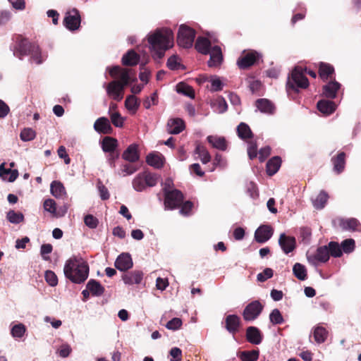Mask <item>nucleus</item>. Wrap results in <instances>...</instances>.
I'll use <instances>...</instances> for the list:
<instances>
[{"label":"nucleus","mask_w":361,"mask_h":361,"mask_svg":"<svg viewBox=\"0 0 361 361\" xmlns=\"http://www.w3.org/2000/svg\"><path fill=\"white\" fill-rule=\"evenodd\" d=\"M255 106L263 114H273L275 110L274 105L267 99H258Z\"/></svg>","instance_id":"nucleus-25"},{"label":"nucleus","mask_w":361,"mask_h":361,"mask_svg":"<svg viewBox=\"0 0 361 361\" xmlns=\"http://www.w3.org/2000/svg\"><path fill=\"white\" fill-rule=\"evenodd\" d=\"M36 137V133L30 128H24L20 134V137L23 142L31 141Z\"/></svg>","instance_id":"nucleus-52"},{"label":"nucleus","mask_w":361,"mask_h":361,"mask_svg":"<svg viewBox=\"0 0 361 361\" xmlns=\"http://www.w3.org/2000/svg\"><path fill=\"white\" fill-rule=\"evenodd\" d=\"M207 140L214 148L221 151H225L227 148V142L224 137L217 135H209L207 137Z\"/></svg>","instance_id":"nucleus-28"},{"label":"nucleus","mask_w":361,"mask_h":361,"mask_svg":"<svg viewBox=\"0 0 361 361\" xmlns=\"http://www.w3.org/2000/svg\"><path fill=\"white\" fill-rule=\"evenodd\" d=\"M326 246L329 252V255H331L334 257H340L343 255L341 245L337 242L331 241Z\"/></svg>","instance_id":"nucleus-47"},{"label":"nucleus","mask_w":361,"mask_h":361,"mask_svg":"<svg viewBox=\"0 0 361 361\" xmlns=\"http://www.w3.org/2000/svg\"><path fill=\"white\" fill-rule=\"evenodd\" d=\"M147 38L154 59L160 60L164 57L166 51L173 46V33L169 28H157L149 32Z\"/></svg>","instance_id":"nucleus-1"},{"label":"nucleus","mask_w":361,"mask_h":361,"mask_svg":"<svg viewBox=\"0 0 361 361\" xmlns=\"http://www.w3.org/2000/svg\"><path fill=\"white\" fill-rule=\"evenodd\" d=\"M295 238L281 233L279 239V244L286 254L291 252L295 247Z\"/></svg>","instance_id":"nucleus-15"},{"label":"nucleus","mask_w":361,"mask_h":361,"mask_svg":"<svg viewBox=\"0 0 361 361\" xmlns=\"http://www.w3.org/2000/svg\"><path fill=\"white\" fill-rule=\"evenodd\" d=\"M133 265L131 256L128 253L121 254L115 261V267L121 271H126Z\"/></svg>","instance_id":"nucleus-14"},{"label":"nucleus","mask_w":361,"mask_h":361,"mask_svg":"<svg viewBox=\"0 0 361 361\" xmlns=\"http://www.w3.org/2000/svg\"><path fill=\"white\" fill-rule=\"evenodd\" d=\"M85 224L90 228H96L99 224L98 219L92 214H87L84 217Z\"/></svg>","instance_id":"nucleus-59"},{"label":"nucleus","mask_w":361,"mask_h":361,"mask_svg":"<svg viewBox=\"0 0 361 361\" xmlns=\"http://www.w3.org/2000/svg\"><path fill=\"white\" fill-rule=\"evenodd\" d=\"M334 71L333 66L328 63H321L319 66V75L323 80H326Z\"/></svg>","instance_id":"nucleus-49"},{"label":"nucleus","mask_w":361,"mask_h":361,"mask_svg":"<svg viewBox=\"0 0 361 361\" xmlns=\"http://www.w3.org/2000/svg\"><path fill=\"white\" fill-rule=\"evenodd\" d=\"M44 209L53 214L55 216H59V214H56V202L52 199H47L44 202ZM67 212V208H64L62 211V214L60 216H63Z\"/></svg>","instance_id":"nucleus-39"},{"label":"nucleus","mask_w":361,"mask_h":361,"mask_svg":"<svg viewBox=\"0 0 361 361\" xmlns=\"http://www.w3.org/2000/svg\"><path fill=\"white\" fill-rule=\"evenodd\" d=\"M117 147V140L111 137H106L102 142V148L105 152H114Z\"/></svg>","instance_id":"nucleus-37"},{"label":"nucleus","mask_w":361,"mask_h":361,"mask_svg":"<svg viewBox=\"0 0 361 361\" xmlns=\"http://www.w3.org/2000/svg\"><path fill=\"white\" fill-rule=\"evenodd\" d=\"M194 153L198 156L197 159H199L203 164H206L211 161V156L208 150L200 144L196 145Z\"/></svg>","instance_id":"nucleus-31"},{"label":"nucleus","mask_w":361,"mask_h":361,"mask_svg":"<svg viewBox=\"0 0 361 361\" xmlns=\"http://www.w3.org/2000/svg\"><path fill=\"white\" fill-rule=\"evenodd\" d=\"M143 278V273L139 270H135L125 274L122 279L126 285L140 284Z\"/></svg>","instance_id":"nucleus-18"},{"label":"nucleus","mask_w":361,"mask_h":361,"mask_svg":"<svg viewBox=\"0 0 361 361\" xmlns=\"http://www.w3.org/2000/svg\"><path fill=\"white\" fill-rule=\"evenodd\" d=\"M273 235V229L269 225H262L255 232V239L257 243H264Z\"/></svg>","instance_id":"nucleus-13"},{"label":"nucleus","mask_w":361,"mask_h":361,"mask_svg":"<svg viewBox=\"0 0 361 361\" xmlns=\"http://www.w3.org/2000/svg\"><path fill=\"white\" fill-rule=\"evenodd\" d=\"M146 162L148 165L156 169H160L164 165L163 157L161 154L150 153L146 157Z\"/></svg>","instance_id":"nucleus-36"},{"label":"nucleus","mask_w":361,"mask_h":361,"mask_svg":"<svg viewBox=\"0 0 361 361\" xmlns=\"http://www.w3.org/2000/svg\"><path fill=\"white\" fill-rule=\"evenodd\" d=\"M126 108L133 114H135L140 106V102L134 95H129L125 101Z\"/></svg>","instance_id":"nucleus-38"},{"label":"nucleus","mask_w":361,"mask_h":361,"mask_svg":"<svg viewBox=\"0 0 361 361\" xmlns=\"http://www.w3.org/2000/svg\"><path fill=\"white\" fill-rule=\"evenodd\" d=\"M94 129L99 133L108 134L111 130V126L107 118L100 117L94 122Z\"/></svg>","instance_id":"nucleus-24"},{"label":"nucleus","mask_w":361,"mask_h":361,"mask_svg":"<svg viewBox=\"0 0 361 361\" xmlns=\"http://www.w3.org/2000/svg\"><path fill=\"white\" fill-rule=\"evenodd\" d=\"M259 57L260 54L258 52L250 51L238 59L237 64L240 68L245 69L252 66Z\"/></svg>","instance_id":"nucleus-12"},{"label":"nucleus","mask_w":361,"mask_h":361,"mask_svg":"<svg viewBox=\"0 0 361 361\" xmlns=\"http://www.w3.org/2000/svg\"><path fill=\"white\" fill-rule=\"evenodd\" d=\"M341 85L336 81L332 80L323 86V95L329 99H334L336 97L337 92L340 90Z\"/></svg>","instance_id":"nucleus-17"},{"label":"nucleus","mask_w":361,"mask_h":361,"mask_svg":"<svg viewBox=\"0 0 361 361\" xmlns=\"http://www.w3.org/2000/svg\"><path fill=\"white\" fill-rule=\"evenodd\" d=\"M86 287L93 296H101L104 292V288L99 281L94 279H90L87 282Z\"/></svg>","instance_id":"nucleus-30"},{"label":"nucleus","mask_w":361,"mask_h":361,"mask_svg":"<svg viewBox=\"0 0 361 361\" xmlns=\"http://www.w3.org/2000/svg\"><path fill=\"white\" fill-rule=\"evenodd\" d=\"M209 54L210 55L209 60L208 61V66L209 67H217L222 63L223 54L219 46L215 45L212 47Z\"/></svg>","instance_id":"nucleus-16"},{"label":"nucleus","mask_w":361,"mask_h":361,"mask_svg":"<svg viewBox=\"0 0 361 361\" xmlns=\"http://www.w3.org/2000/svg\"><path fill=\"white\" fill-rule=\"evenodd\" d=\"M97 188L99 192L100 198L102 200H106L109 198L110 195L107 188L103 185L101 180H98L97 183Z\"/></svg>","instance_id":"nucleus-57"},{"label":"nucleus","mask_w":361,"mask_h":361,"mask_svg":"<svg viewBox=\"0 0 361 361\" xmlns=\"http://www.w3.org/2000/svg\"><path fill=\"white\" fill-rule=\"evenodd\" d=\"M308 262L317 266L319 262H326L329 259V252L326 245L319 247L314 253H307Z\"/></svg>","instance_id":"nucleus-10"},{"label":"nucleus","mask_w":361,"mask_h":361,"mask_svg":"<svg viewBox=\"0 0 361 361\" xmlns=\"http://www.w3.org/2000/svg\"><path fill=\"white\" fill-rule=\"evenodd\" d=\"M183 193L177 190H165L164 194V209L165 210H173L178 208L183 201Z\"/></svg>","instance_id":"nucleus-6"},{"label":"nucleus","mask_w":361,"mask_h":361,"mask_svg":"<svg viewBox=\"0 0 361 361\" xmlns=\"http://www.w3.org/2000/svg\"><path fill=\"white\" fill-rule=\"evenodd\" d=\"M215 111L219 114H223L226 111L228 105L226 100L223 97H219L214 104Z\"/></svg>","instance_id":"nucleus-53"},{"label":"nucleus","mask_w":361,"mask_h":361,"mask_svg":"<svg viewBox=\"0 0 361 361\" xmlns=\"http://www.w3.org/2000/svg\"><path fill=\"white\" fill-rule=\"evenodd\" d=\"M158 183V176L148 171L138 173L133 180L132 185L135 190L142 192L147 187L155 186Z\"/></svg>","instance_id":"nucleus-4"},{"label":"nucleus","mask_w":361,"mask_h":361,"mask_svg":"<svg viewBox=\"0 0 361 361\" xmlns=\"http://www.w3.org/2000/svg\"><path fill=\"white\" fill-rule=\"evenodd\" d=\"M237 133H238V137L243 140L250 138L252 135V133L249 126L245 123H240L238 126Z\"/></svg>","instance_id":"nucleus-42"},{"label":"nucleus","mask_w":361,"mask_h":361,"mask_svg":"<svg viewBox=\"0 0 361 361\" xmlns=\"http://www.w3.org/2000/svg\"><path fill=\"white\" fill-rule=\"evenodd\" d=\"M246 338L250 343L258 345L262 341V335L258 328L249 326L246 330Z\"/></svg>","instance_id":"nucleus-20"},{"label":"nucleus","mask_w":361,"mask_h":361,"mask_svg":"<svg viewBox=\"0 0 361 361\" xmlns=\"http://www.w3.org/2000/svg\"><path fill=\"white\" fill-rule=\"evenodd\" d=\"M312 334L315 342H317L318 344H320L324 343L326 340L328 336V331L324 327L322 326H317L314 329Z\"/></svg>","instance_id":"nucleus-35"},{"label":"nucleus","mask_w":361,"mask_h":361,"mask_svg":"<svg viewBox=\"0 0 361 361\" xmlns=\"http://www.w3.org/2000/svg\"><path fill=\"white\" fill-rule=\"evenodd\" d=\"M182 325V320L180 318L175 317L171 319L166 324V327L169 330H178Z\"/></svg>","instance_id":"nucleus-64"},{"label":"nucleus","mask_w":361,"mask_h":361,"mask_svg":"<svg viewBox=\"0 0 361 361\" xmlns=\"http://www.w3.org/2000/svg\"><path fill=\"white\" fill-rule=\"evenodd\" d=\"M328 197L329 196L326 192L321 191L317 197L312 201L314 207L317 209L324 208Z\"/></svg>","instance_id":"nucleus-44"},{"label":"nucleus","mask_w":361,"mask_h":361,"mask_svg":"<svg viewBox=\"0 0 361 361\" xmlns=\"http://www.w3.org/2000/svg\"><path fill=\"white\" fill-rule=\"evenodd\" d=\"M259 357L258 350L243 351L239 355L242 361H257Z\"/></svg>","instance_id":"nucleus-48"},{"label":"nucleus","mask_w":361,"mask_h":361,"mask_svg":"<svg viewBox=\"0 0 361 361\" xmlns=\"http://www.w3.org/2000/svg\"><path fill=\"white\" fill-rule=\"evenodd\" d=\"M26 332V327L22 323L14 324L11 329V334L16 339L23 338Z\"/></svg>","instance_id":"nucleus-41"},{"label":"nucleus","mask_w":361,"mask_h":361,"mask_svg":"<svg viewBox=\"0 0 361 361\" xmlns=\"http://www.w3.org/2000/svg\"><path fill=\"white\" fill-rule=\"evenodd\" d=\"M44 277L46 281L49 286L54 287L58 284V278L54 271L50 270L46 271Z\"/></svg>","instance_id":"nucleus-58"},{"label":"nucleus","mask_w":361,"mask_h":361,"mask_svg":"<svg viewBox=\"0 0 361 361\" xmlns=\"http://www.w3.org/2000/svg\"><path fill=\"white\" fill-rule=\"evenodd\" d=\"M104 86L106 87V91L108 96L111 99L117 102H120L123 99L126 87L119 81L114 80L107 85L104 84Z\"/></svg>","instance_id":"nucleus-8"},{"label":"nucleus","mask_w":361,"mask_h":361,"mask_svg":"<svg viewBox=\"0 0 361 361\" xmlns=\"http://www.w3.org/2000/svg\"><path fill=\"white\" fill-rule=\"evenodd\" d=\"M345 154L344 152H340L336 157L331 159L334 165V171L337 173H341L345 168Z\"/></svg>","instance_id":"nucleus-32"},{"label":"nucleus","mask_w":361,"mask_h":361,"mask_svg":"<svg viewBox=\"0 0 361 361\" xmlns=\"http://www.w3.org/2000/svg\"><path fill=\"white\" fill-rule=\"evenodd\" d=\"M87 262L79 256H73L65 263L63 272L66 278L72 283L80 284L86 281L89 276Z\"/></svg>","instance_id":"nucleus-2"},{"label":"nucleus","mask_w":361,"mask_h":361,"mask_svg":"<svg viewBox=\"0 0 361 361\" xmlns=\"http://www.w3.org/2000/svg\"><path fill=\"white\" fill-rule=\"evenodd\" d=\"M30 56V60L32 62L39 65L43 62V58L41 54V51L38 45L35 44L30 49L29 54Z\"/></svg>","instance_id":"nucleus-43"},{"label":"nucleus","mask_w":361,"mask_h":361,"mask_svg":"<svg viewBox=\"0 0 361 361\" xmlns=\"http://www.w3.org/2000/svg\"><path fill=\"white\" fill-rule=\"evenodd\" d=\"M118 80L123 86L126 87L130 85V82L136 80V78H132L130 76V71L127 68H123L121 71Z\"/></svg>","instance_id":"nucleus-45"},{"label":"nucleus","mask_w":361,"mask_h":361,"mask_svg":"<svg viewBox=\"0 0 361 361\" xmlns=\"http://www.w3.org/2000/svg\"><path fill=\"white\" fill-rule=\"evenodd\" d=\"M167 67L171 70H178L180 66L179 59L176 55L170 56L167 60Z\"/></svg>","instance_id":"nucleus-62"},{"label":"nucleus","mask_w":361,"mask_h":361,"mask_svg":"<svg viewBox=\"0 0 361 361\" xmlns=\"http://www.w3.org/2000/svg\"><path fill=\"white\" fill-rule=\"evenodd\" d=\"M212 48L211 42L208 39L203 37H199L197 39L195 49L198 52L207 55L209 54V50Z\"/></svg>","instance_id":"nucleus-29"},{"label":"nucleus","mask_w":361,"mask_h":361,"mask_svg":"<svg viewBox=\"0 0 361 361\" xmlns=\"http://www.w3.org/2000/svg\"><path fill=\"white\" fill-rule=\"evenodd\" d=\"M168 131L170 134H178L185 128V123L181 118H171L167 123Z\"/></svg>","instance_id":"nucleus-23"},{"label":"nucleus","mask_w":361,"mask_h":361,"mask_svg":"<svg viewBox=\"0 0 361 361\" xmlns=\"http://www.w3.org/2000/svg\"><path fill=\"white\" fill-rule=\"evenodd\" d=\"M158 104V95L157 92H153L149 97H147L143 105L145 109H149L152 105H157Z\"/></svg>","instance_id":"nucleus-61"},{"label":"nucleus","mask_w":361,"mask_h":361,"mask_svg":"<svg viewBox=\"0 0 361 361\" xmlns=\"http://www.w3.org/2000/svg\"><path fill=\"white\" fill-rule=\"evenodd\" d=\"M264 309V305L259 300H254L246 305L243 317L245 321L251 322L256 319Z\"/></svg>","instance_id":"nucleus-7"},{"label":"nucleus","mask_w":361,"mask_h":361,"mask_svg":"<svg viewBox=\"0 0 361 361\" xmlns=\"http://www.w3.org/2000/svg\"><path fill=\"white\" fill-rule=\"evenodd\" d=\"M138 146L136 144L130 145L123 152L122 158L129 162L134 163L139 160Z\"/></svg>","instance_id":"nucleus-19"},{"label":"nucleus","mask_w":361,"mask_h":361,"mask_svg":"<svg viewBox=\"0 0 361 361\" xmlns=\"http://www.w3.org/2000/svg\"><path fill=\"white\" fill-rule=\"evenodd\" d=\"M195 38V31L186 25H180L178 32L177 42L183 48H190Z\"/></svg>","instance_id":"nucleus-5"},{"label":"nucleus","mask_w":361,"mask_h":361,"mask_svg":"<svg viewBox=\"0 0 361 361\" xmlns=\"http://www.w3.org/2000/svg\"><path fill=\"white\" fill-rule=\"evenodd\" d=\"M176 90L178 93L183 94L190 98L195 97V92L193 89L184 83H179L176 87Z\"/></svg>","instance_id":"nucleus-50"},{"label":"nucleus","mask_w":361,"mask_h":361,"mask_svg":"<svg viewBox=\"0 0 361 361\" xmlns=\"http://www.w3.org/2000/svg\"><path fill=\"white\" fill-rule=\"evenodd\" d=\"M226 329L231 334H235L238 331L240 319L236 314H229L226 317L225 320Z\"/></svg>","instance_id":"nucleus-22"},{"label":"nucleus","mask_w":361,"mask_h":361,"mask_svg":"<svg viewBox=\"0 0 361 361\" xmlns=\"http://www.w3.org/2000/svg\"><path fill=\"white\" fill-rule=\"evenodd\" d=\"M309 86L308 79L304 75L301 67H295L288 78L286 88L298 92L299 88L305 89Z\"/></svg>","instance_id":"nucleus-3"},{"label":"nucleus","mask_w":361,"mask_h":361,"mask_svg":"<svg viewBox=\"0 0 361 361\" xmlns=\"http://www.w3.org/2000/svg\"><path fill=\"white\" fill-rule=\"evenodd\" d=\"M35 44L30 43L26 39H20L18 40L13 47V54L16 57L22 59L23 56H28L30 49Z\"/></svg>","instance_id":"nucleus-11"},{"label":"nucleus","mask_w":361,"mask_h":361,"mask_svg":"<svg viewBox=\"0 0 361 361\" xmlns=\"http://www.w3.org/2000/svg\"><path fill=\"white\" fill-rule=\"evenodd\" d=\"M293 272L294 276L300 281H305L307 279V269L300 263H295L293 265Z\"/></svg>","instance_id":"nucleus-40"},{"label":"nucleus","mask_w":361,"mask_h":361,"mask_svg":"<svg viewBox=\"0 0 361 361\" xmlns=\"http://www.w3.org/2000/svg\"><path fill=\"white\" fill-rule=\"evenodd\" d=\"M246 192L250 196V197L253 199L258 196L257 185L252 181H250L247 183Z\"/></svg>","instance_id":"nucleus-63"},{"label":"nucleus","mask_w":361,"mask_h":361,"mask_svg":"<svg viewBox=\"0 0 361 361\" xmlns=\"http://www.w3.org/2000/svg\"><path fill=\"white\" fill-rule=\"evenodd\" d=\"M340 226L344 231H361V224L359 221L355 218L341 219Z\"/></svg>","instance_id":"nucleus-21"},{"label":"nucleus","mask_w":361,"mask_h":361,"mask_svg":"<svg viewBox=\"0 0 361 361\" xmlns=\"http://www.w3.org/2000/svg\"><path fill=\"white\" fill-rule=\"evenodd\" d=\"M281 159L279 157H274L267 163V173L269 176L274 175L279 169Z\"/></svg>","instance_id":"nucleus-33"},{"label":"nucleus","mask_w":361,"mask_h":361,"mask_svg":"<svg viewBox=\"0 0 361 361\" xmlns=\"http://www.w3.org/2000/svg\"><path fill=\"white\" fill-rule=\"evenodd\" d=\"M317 106L318 110L322 114L330 115L335 111L337 106L334 102L322 99L317 102Z\"/></svg>","instance_id":"nucleus-26"},{"label":"nucleus","mask_w":361,"mask_h":361,"mask_svg":"<svg viewBox=\"0 0 361 361\" xmlns=\"http://www.w3.org/2000/svg\"><path fill=\"white\" fill-rule=\"evenodd\" d=\"M140 58L133 49H130L123 56L121 61L124 66H133L138 63Z\"/></svg>","instance_id":"nucleus-27"},{"label":"nucleus","mask_w":361,"mask_h":361,"mask_svg":"<svg viewBox=\"0 0 361 361\" xmlns=\"http://www.w3.org/2000/svg\"><path fill=\"white\" fill-rule=\"evenodd\" d=\"M51 193L56 198H61L66 195V189L63 185L57 180H54L50 185Z\"/></svg>","instance_id":"nucleus-34"},{"label":"nucleus","mask_w":361,"mask_h":361,"mask_svg":"<svg viewBox=\"0 0 361 361\" xmlns=\"http://www.w3.org/2000/svg\"><path fill=\"white\" fill-rule=\"evenodd\" d=\"M274 271L271 268H266L261 273H259L257 276V279L259 282H264L269 279L273 276Z\"/></svg>","instance_id":"nucleus-60"},{"label":"nucleus","mask_w":361,"mask_h":361,"mask_svg":"<svg viewBox=\"0 0 361 361\" xmlns=\"http://www.w3.org/2000/svg\"><path fill=\"white\" fill-rule=\"evenodd\" d=\"M137 171V168L130 165V164H123L120 171L118 172V175L122 176H130L134 173Z\"/></svg>","instance_id":"nucleus-56"},{"label":"nucleus","mask_w":361,"mask_h":361,"mask_svg":"<svg viewBox=\"0 0 361 361\" xmlns=\"http://www.w3.org/2000/svg\"><path fill=\"white\" fill-rule=\"evenodd\" d=\"M270 322L273 324H281L283 322V318L278 309H274L269 314Z\"/></svg>","instance_id":"nucleus-54"},{"label":"nucleus","mask_w":361,"mask_h":361,"mask_svg":"<svg viewBox=\"0 0 361 361\" xmlns=\"http://www.w3.org/2000/svg\"><path fill=\"white\" fill-rule=\"evenodd\" d=\"M6 219L10 223L18 224L23 221L24 216L21 212L10 210L6 214Z\"/></svg>","instance_id":"nucleus-46"},{"label":"nucleus","mask_w":361,"mask_h":361,"mask_svg":"<svg viewBox=\"0 0 361 361\" xmlns=\"http://www.w3.org/2000/svg\"><path fill=\"white\" fill-rule=\"evenodd\" d=\"M111 121L115 127L121 128L123 126L124 118L121 116V115L117 112L114 111L110 114Z\"/></svg>","instance_id":"nucleus-55"},{"label":"nucleus","mask_w":361,"mask_h":361,"mask_svg":"<svg viewBox=\"0 0 361 361\" xmlns=\"http://www.w3.org/2000/svg\"><path fill=\"white\" fill-rule=\"evenodd\" d=\"M81 23V17L79 11L73 8L67 12L63 19L65 27L70 31H75L79 29Z\"/></svg>","instance_id":"nucleus-9"},{"label":"nucleus","mask_w":361,"mask_h":361,"mask_svg":"<svg viewBox=\"0 0 361 361\" xmlns=\"http://www.w3.org/2000/svg\"><path fill=\"white\" fill-rule=\"evenodd\" d=\"M341 247L342 252L349 254L355 250V240L352 238L345 239L341 242Z\"/></svg>","instance_id":"nucleus-51"}]
</instances>
